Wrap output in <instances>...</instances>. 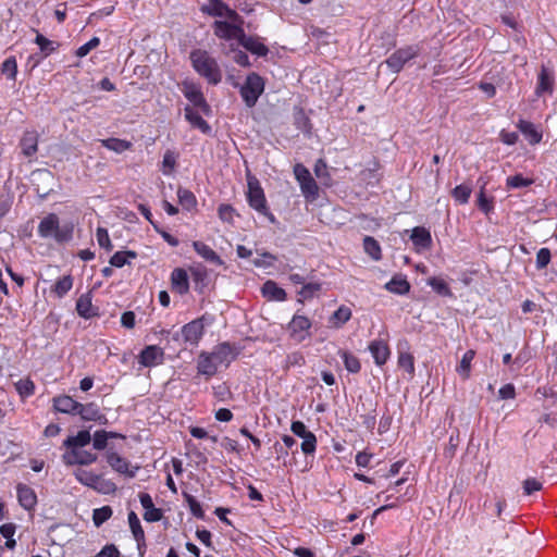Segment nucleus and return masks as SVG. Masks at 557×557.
<instances>
[{
	"label": "nucleus",
	"mask_w": 557,
	"mask_h": 557,
	"mask_svg": "<svg viewBox=\"0 0 557 557\" xmlns=\"http://www.w3.org/2000/svg\"><path fill=\"white\" fill-rule=\"evenodd\" d=\"M311 321L305 317L295 314L288 324L290 337L297 343H301L310 336Z\"/></svg>",
	"instance_id": "nucleus-8"
},
{
	"label": "nucleus",
	"mask_w": 557,
	"mask_h": 557,
	"mask_svg": "<svg viewBox=\"0 0 557 557\" xmlns=\"http://www.w3.org/2000/svg\"><path fill=\"white\" fill-rule=\"evenodd\" d=\"M321 289V285L319 283H308L305 284L299 290V295L305 298L313 297Z\"/></svg>",
	"instance_id": "nucleus-59"
},
{
	"label": "nucleus",
	"mask_w": 557,
	"mask_h": 557,
	"mask_svg": "<svg viewBox=\"0 0 557 557\" xmlns=\"http://www.w3.org/2000/svg\"><path fill=\"white\" fill-rule=\"evenodd\" d=\"M231 50L234 52L233 60L240 66H250L249 57L246 52L237 50L231 46Z\"/></svg>",
	"instance_id": "nucleus-61"
},
{
	"label": "nucleus",
	"mask_w": 557,
	"mask_h": 557,
	"mask_svg": "<svg viewBox=\"0 0 557 557\" xmlns=\"http://www.w3.org/2000/svg\"><path fill=\"white\" fill-rule=\"evenodd\" d=\"M79 404L81 403L66 395L58 396L53 399L55 410L62 413L77 414Z\"/></svg>",
	"instance_id": "nucleus-21"
},
{
	"label": "nucleus",
	"mask_w": 557,
	"mask_h": 557,
	"mask_svg": "<svg viewBox=\"0 0 557 557\" xmlns=\"http://www.w3.org/2000/svg\"><path fill=\"white\" fill-rule=\"evenodd\" d=\"M95 557H121V554L115 545H106Z\"/></svg>",
	"instance_id": "nucleus-64"
},
{
	"label": "nucleus",
	"mask_w": 557,
	"mask_h": 557,
	"mask_svg": "<svg viewBox=\"0 0 557 557\" xmlns=\"http://www.w3.org/2000/svg\"><path fill=\"white\" fill-rule=\"evenodd\" d=\"M185 117L186 120L196 128H199L203 134H209L211 132V126L205 121L199 113L193 110L189 107L185 108Z\"/></svg>",
	"instance_id": "nucleus-32"
},
{
	"label": "nucleus",
	"mask_w": 557,
	"mask_h": 557,
	"mask_svg": "<svg viewBox=\"0 0 557 557\" xmlns=\"http://www.w3.org/2000/svg\"><path fill=\"white\" fill-rule=\"evenodd\" d=\"M555 78L554 74L543 66L537 75V84L535 95L542 97L545 94L552 95L554 91Z\"/></svg>",
	"instance_id": "nucleus-16"
},
{
	"label": "nucleus",
	"mask_w": 557,
	"mask_h": 557,
	"mask_svg": "<svg viewBox=\"0 0 557 557\" xmlns=\"http://www.w3.org/2000/svg\"><path fill=\"white\" fill-rule=\"evenodd\" d=\"M172 287L180 294H186L189 289L188 275L184 269H174L171 274Z\"/></svg>",
	"instance_id": "nucleus-26"
},
{
	"label": "nucleus",
	"mask_w": 557,
	"mask_h": 557,
	"mask_svg": "<svg viewBox=\"0 0 557 557\" xmlns=\"http://www.w3.org/2000/svg\"><path fill=\"white\" fill-rule=\"evenodd\" d=\"M2 74L7 75L10 79H15L17 73V63L15 57H9L4 60L1 66Z\"/></svg>",
	"instance_id": "nucleus-46"
},
{
	"label": "nucleus",
	"mask_w": 557,
	"mask_h": 557,
	"mask_svg": "<svg viewBox=\"0 0 557 557\" xmlns=\"http://www.w3.org/2000/svg\"><path fill=\"white\" fill-rule=\"evenodd\" d=\"M369 350L377 366L384 364L389 357V348L384 341H373L369 345Z\"/></svg>",
	"instance_id": "nucleus-22"
},
{
	"label": "nucleus",
	"mask_w": 557,
	"mask_h": 557,
	"mask_svg": "<svg viewBox=\"0 0 557 557\" xmlns=\"http://www.w3.org/2000/svg\"><path fill=\"white\" fill-rule=\"evenodd\" d=\"M38 133L36 131H26L21 138L20 146L25 157H33L38 151Z\"/></svg>",
	"instance_id": "nucleus-18"
},
{
	"label": "nucleus",
	"mask_w": 557,
	"mask_h": 557,
	"mask_svg": "<svg viewBox=\"0 0 557 557\" xmlns=\"http://www.w3.org/2000/svg\"><path fill=\"white\" fill-rule=\"evenodd\" d=\"M517 127L531 145H536L542 140V133L536 129L532 122L520 120L517 124Z\"/></svg>",
	"instance_id": "nucleus-24"
},
{
	"label": "nucleus",
	"mask_w": 557,
	"mask_h": 557,
	"mask_svg": "<svg viewBox=\"0 0 557 557\" xmlns=\"http://www.w3.org/2000/svg\"><path fill=\"white\" fill-rule=\"evenodd\" d=\"M522 487L525 495H531L542 488V483L536 479L530 478L523 481Z\"/></svg>",
	"instance_id": "nucleus-60"
},
{
	"label": "nucleus",
	"mask_w": 557,
	"mask_h": 557,
	"mask_svg": "<svg viewBox=\"0 0 557 557\" xmlns=\"http://www.w3.org/2000/svg\"><path fill=\"white\" fill-rule=\"evenodd\" d=\"M184 96L195 106L202 110V112L208 113L210 111V107L207 103L201 89L191 83H186L183 88Z\"/></svg>",
	"instance_id": "nucleus-13"
},
{
	"label": "nucleus",
	"mask_w": 557,
	"mask_h": 557,
	"mask_svg": "<svg viewBox=\"0 0 557 557\" xmlns=\"http://www.w3.org/2000/svg\"><path fill=\"white\" fill-rule=\"evenodd\" d=\"M342 357H343L344 364H345V368L347 369V371H349L351 373H357L360 371V368H361L360 362L355 356H352L349 352L344 351L342 354Z\"/></svg>",
	"instance_id": "nucleus-52"
},
{
	"label": "nucleus",
	"mask_w": 557,
	"mask_h": 557,
	"mask_svg": "<svg viewBox=\"0 0 557 557\" xmlns=\"http://www.w3.org/2000/svg\"><path fill=\"white\" fill-rule=\"evenodd\" d=\"M410 238L413 245L419 248L428 249L432 245L430 232L421 226H417L412 230Z\"/></svg>",
	"instance_id": "nucleus-27"
},
{
	"label": "nucleus",
	"mask_w": 557,
	"mask_h": 557,
	"mask_svg": "<svg viewBox=\"0 0 557 557\" xmlns=\"http://www.w3.org/2000/svg\"><path fill=\"white\" fill-rule=\"evenodd\" d=\"M219 218L224 222H232L234 209L230 205H221L218 209Z\"/></svg>",
	"instance_id": "nucleus-63"
},
{
	"label": "nucleus",
	"mask_w": 557,
	"mask_h": 557,
	"mask_svg": "<svg viewBox=\"0 0 557 557\" xmlns=\"http://www.w3.org/2000/svg\"><path fill=\"white\" fill-rule=\"evenodd\" d=\"M96 238L98 245L106 249L107 251H111L113 249V245L111 243L108 230L104 227H98L96 231Z\"/></svg>",
	"instance_id": "nucleus-47"
},
{
	"label": "nucleus",
	"mask_w": 557,
	"mask_h": 557,
	"mask_svg": "<svg viewBox=\"0 0 557 557\" xmlns=\"http://www.w3.org/2000/svg\"><path fill=\"white\" fill-rule=\"evenodd\" d=\"M428 284L440 295L450 296L451 292L446 282L440 277H430Z\"/></svg>",
	"instance_id": "nucleus-45"
},
{
	"label": "nucleus",
	"mask_w": 557,
	"mask_h": 557,
	"mask_svg": "<svg viewBox=\"0 0 557 557\" xmlns=\"http://www.w3.org/2000/svg\"><path fill=\"white\" fill-rule=\"evenodd\" d=\"M247 200L257 212L269 218L272 223L275 222L274 215L269 211L263 189L256 177H248Z\"/></svg>",
	"instance_id": "nucleus-4"
},
{
	"label": "nucleus",
	"mask_w": 557,
	"mask_h": 557,
	"mask_svg": "<svg viewBox=\"0 0 557 557\" xmlns=\"http://www.w3.org/2000/svg\"><path fill=\"white\" fill-rule=\"evenodd\" d=\"M315 447H317V437L312 432L307 434V436L302 437L301 450L304 454L309 455V454L314 453Z\"/></svg>",
	"instance_id": "nucleus-53"
},
{
	"label": "nucleus",
	"mask_w": 557,
	"mask_h": 557,
	"mask_svg": "<svg viewBox=\"0 0 557 557\" xmlns=\"http://www.w3.org/2000/svg\"><path fill=\"white\" fill-rule=\"evenodd\" d=\"M164 352L156 346H147L139 356V363L144 367L150 368L163 362Z\"/></svg>",
	"instance_id": "nucleus-15"
},
{
	"label": "nucleus",
	"mask_w": 557,
	"mask_h": 557,
	"mask_svg": "<svg viewBox=\"0 0 557 557\" xmlns=\"http://www.w3.org/2000/svg\"><path fill=\"white\" fill-rule=\"evenodd\" d=\"M15 387L21 396H29L35 389V385L30 380H20L15 384Z\"/></svg>",
	"instance_id": "nucleus-55"
},
{
	"label": "nucleus",
	"mask_w": 557,
	"mask_h": 557,
	"mask_svg": "<svg viewBox=\"0 0 557 557\" xmlns=\"http://www.w3.org/2000/svg\"><path fill=\"white\" fill-rule=\"evenodd\" d=\"M197 370L199 374L208 377L213 376L218 371L216 362L212 359L210 354L201 352L198 357Z\"/></svg>",
	"instance_id": "nucleus-25"
},
{
	"label": "nucleus",
	"mask_w": 557,
	"mask_h": 557,
	"mask_svg": "<svg viewBox=\"0 0 557 557\" xmlns=\"http://www.w3.org/2000/svg\"><path fill=\"white\" fill-rule=\"evenodd\" d=\"M419 54L418 46H407L405 48H400L396 50L391 57L385 61V64L394 72L398 73L401 71L404 65L414 59Z\"/></svg>",
	"instance_id": "nucleus-7"
},
{
	"label": "nucleus",
	"mask_w": 557,
	"mask_h": 557,
	"mask_svg": "<svg viewBox=\"0 0 557 557\" xmlns=\"http://www.w3.org/2000/svg\"><path fill=\"white\" fill-rule=\"evenodd\" d=\"M99 44L100 39L98 37H92L89 41L77 49L76 55L79 58L87 55L92 49L97 48Z\"/></svg>",
	"instance_id": "nucleus-57"
},
{
	"label": "nucleus",
	"mask_w": 557,
	"mask_h": 557,
	"mask_svg": "<svg viewBox=\"0 0 557 557\" xmlns=\"http://www.w3.org/2000/svg\"><path fill=\"white\" fill-rule=\"evenodd\" d=\"M189 58L195 71L205 77L209 84L218 85L222 81V72L216 60L206 50H194Z\"/></svg>",
	"instance_id": "nucleus-1"
},
{
	"label": "nucleus",
	"mask_w": 557,
	"mask_h": 557,
	"mask_svg": "<svg viewBox=\"0 0 557 557\" xmlns=\"http://www.w3.org/2000/svg\"><path fill=\"white\" fill-rule=\"evenodd\" d=\"M77 414H79L82 419L86 421H101L104 419V416L100 412L99 407L94 403L86 405L79 404Z\"/></svg>",
	"instance_id": "nucleus-28"
},
{
	"label": "nucleus",
	"mask_w": 557,
	"mask_h": 557,
	"mask_svg": "<svg viewBox=\"0 0 557 557\" xmlns=\"http://www.w3.org/2000/svg\"><path fill=\"white\" fill-rule=\"evenodd\" d=\"M20 505L26 510H32L37 504V496L34 490L25 484H18L16 487Z\"/></svg>",
	"instance_id": "nucleus-19"
},
{
	"label": "nucleus",
	"mask_w": 557,
	"mask_h": 557,
	"mask_svg": "<svg viewBox=\"0 0 557 557\" xmlns=\"http://www.w3.org/2000/svg\"><path fill=\"white\" fill-rule=\"evenodd\" d=\"M294 174L299 182L304 196L307 199L314 200L318 197L319 188L308 169L302 164H296L294 166Z\"/></svg>",
	"instance_id": "nucleus-6"
},
{
	"label": "nucleus",
	"mask_w": 557,
	"mask_h": 557,
	"mask_svg": "<svg viewBox=\"0 0 557 557\" xmlns=\"http://www.w3.org/2000/svg\"><path fill=\"white\" fill-rule=\"evenodd\" d=\"M91 442V435L89 431L82 430L74 436H69L63 445L67 448V450L73 449L75 447L84 448Z\"/></svg>",
	"instance_id": "nucleus-29"
},
{
	"label": "nucleus",
	"mask_w": 557,
	"mask_h": 557,
	"mask_svg": "<svg viewBox=\"0 0 557 557\" xmlns=\"http://www.w3.org/2000/svg\"><path fill=\"white\" fill-rule=\"evenodd\" d=\"M474 351L473 350H468L466 351V354L463 355L461 361H460V364L459 367L457 368V372L462 376V379H468L469 377V374H470V368H471V361L473 360L474 358Z\"/></svg>",
	"instance_id": "nucleus-43"
},
{
	"label": "nucleus",
	"mask_w": 557,
	"mask_h": 557,
	"mask_svg": "<svg viewBox=\"0 0 557 557\" xmlns=\"http://www.w3.org/2000/svg\"><path fill=\"white\" fill-rule=\"evenodd\" d=\"M35 42L39 46L41 52L48 55L54 50L53 42L47 39L44 35L37 34Z\"/></svg>",
	"instance_id": "nucleus-56"
},
{
	"label": "nucleus",
	"mask_w": 557,
	"mask_h": 557,
	"mask_svg": "<svg viewBox=\"0 0 557 557\" xmlns=\"http://www.w3.org/2000/svg\"><path fill=\"white\" fill-rule=\"evenodd\" d=\"M193 247H194L195 251L201 258H203L206 261L211 262L216 265L223 264V260L220 258V256L207 244L199 242V240H195L193 243Z\"/></svg>",
	"instance_id": "nucleus-23"
},
{
	"label": "nucleus",
	"mask_w": 557,
	"mask_h": 557,
	"mask_svg": "<svg viewBox=\"0 0 557 557\" xmlns=\"http://www.w3.org/2000/svg\"><path fill=\"white\" fill-rule=\"evenodd\" d=\"M74 475L78 482L94 488L99 493L111 494L116 490V485L112 481L107 480L102 475L96 474L91 471L78 468L74 471Z\"/></svg>",
	"instance_id": "nucleus-5"
},
{
	"label": "nucleus",
	"mask_w": 557,
	"mask_h": 557,
	"mask_svg": "<svg viewBox=\"0 0 557 557\" xmlns=\"http://www.w3.org/2000/svg\"><path fill=\"white\" fill-rule=\"evenodd\" d=\"M471 193H472L471 186H469L467 184H461V185L456 186L453 189L451 196L457 202L465 205L469 201Z\"/></svg>",
	"instance_id": "nucleus-41"
},
{
	"label": "nucleus",
	"mask_w": 557,
	"mask_h": 557,
	"mask_svg": "<svg viewBox=\"0 0 557 557\" xmlns=\"http://www.w3.org/2000/svg\"><path fill=\"white\" fill-rule=\"evenodd\" d=\"M398 364L405 369L409 374L414 373V358L409 352H400L398 357Z\"/></svg>",
	"instance_id": "nucleus-51"
},
{
	"label": "nucleus",
	"mask_w": 557,
	"mask_h": 557,
	"mask_svg": "<svg viewBox=\"0 0 557 557\" xmlns=\"http://www.w3.org/2000/svg\"><path fill=\"white\" fill-rule=\"evenodd\" d=\"M106 458L107 462L114 471L124 474L127 478H134L139 469L138 467L132 468L129 461L115 451H108Z\"/></svg>",
	"instance_id": "nucleus-12"
},
{
	"label": "nucleus",
	"mask_w": 557,
	"mask_h": 557,
	"mask_svg": "<svg viewBox=\"0 0 557 557\" xmlns=\"http://www.w3.org/2000/svg\"><path fill=\"white\" fill-rule=\"evenodd\" d=\"M363 249L373 260L377 261L382 258L381 246L379 242L371 236L363 238Z\"/></svg>",
	"instance_id": "nucleus-37"
},
{
	"label": "nucleus",
	"mask_w": 557,
	"mask_h": 557,
	"mask_svg": "<svg viewBox=\"0 0 557 557\" xmlns=\"http://www.w3.org/2000/svg\"><path fill=\"white\" fill-rule=\"evenodd\" d=\"M101 145L109 150L121 153L125 150H128L132 144L127 140L120 138H107L100 140Z\"/></svg>",
	"instance_id": "nucleus-36"
},
{
	"label": "nucleus",
	"mask_w": 557,
	"mask_h": 557,
	"mask_svg": "<svg viewBox=\"0 0 557 557\" xmlns=\"http://www.w3.org/2000/svg\"><path fill=\"white\" fill-rule=\"evenodd\" d=\"M210 356L216 362V366L225 364L226 367L236 358V354L228 343L218 345Z\"/></svg>",
	"instance_id": "nucleus-17"
},
{
	"label": "nucleus",
	"mask_w": 557,
	"mask_h": 557,
	"mask_svg": "<svg viewBox=\"0 0 557 557\" xmlns=\"http://www.w3.org/2000/svg\"><path fill=\"white\" fill-rule=\"evenodd\" d=\"M74 226L71 223L60 225L59 218L49 213L38 225V234L44 237H53L58 243L69 242L72 238Z\"/></svg>",
	"instance_id": "nucleus-2"
},
{
	"label": "nucleus",
	"mask_w": 557,
	"mask_h": 557,
	"mask_svg": "<svg viewBox=\"0 0 557 557\" xmlns=\"http://www.w3.org/2000/svg\"><path fill=\"white\" fill-rule=\"evenodd\" d=\"M176 165V156L173 151L168 150L162 160V169L164 175H171Z\"/></svg>",
	"instance_id": "nucleus-49"
},
{
	"label": "nucleus",
	"mask_w": 557,
	"mask_h": 557,
	"mask_svg": "<svg viewBox=\"0 0 557 557\" xmlns=\"http://www.w3.org/2000/svg\"><path fill=\"white\" fill-rule=\"evenodd\" d=\"M263 296L269 300L282 301L286 298V293L283 288L278 287L273 281H267L262 288Z\"/></svg>",
	"instance_id": "nucleus-31"
},
{
	"label": "nucleus",
	"mask_w": 557,
	"mask_h": 557,
	"mask_svg": "<svg viewBox=\"0 0 557 557\" xmlns=\"http://www.w3.org/2000/svg\"><path fill=\"white\" fill-rule=\"evenodd\" d=\"M76 311L81 317H83L85 319H88L95 314L92 304H91V293L90 292L83 294L77 299Z\"/></svg>",
	"instance_id": "nucleus-34"
},
{
	"label": "nucleus",
	"mask_w": 557,
	"mask_h": 557,
	"mask_svg": "<svg viewBox=\"0 0 557 557\" xmlns=\"http://www.w3.org/2000/svg\"><path fill=\"white\" fill-rule=\"evenodd\" d=\"M203 335V324L201 320H194L182 327L184 342L196 346Z\"/></svg>",
	"instance_id": "nucleus-14"
},
{
	"label": "nucleus",
	"mask_w": 557,
	"mask_h": 557,
	"mask_svg": "<svg viewBox=\"0 0 557 557\" xmlns=\"http://www.w3.org/2000/svg\"><path fill=\"white\" fill-rule=\"evenodd\" d=\"M265 87L264 79L255 72L247 75L244 84L239 88V94L246 107L253 108L263 94Z\"/></svg>",
	"instance_id": "nucleus-3"
},
{
	"label": "nucleus",
	"mask_w": 557,
	"mask_h": 557,
	"mask_svg": "<svg viewBox=\"0 0 557 557\" xmlns=\"http://www.w3.org/2000/svg\"><path fill=\"white\" fill-rule=\"evenodd\" d=\"M385 288L394 294L404 295L410 289V284L403 275H395L385 284Z\"/></svg>",
	"instance_id": "nucleus-33"
},
{
	"label": "nucleus",
	"mask_w": 557,
	"mask_h": 557,
	"mask_svg": "<svg viewBox=\"0 0 557 557\" xmlns=\"http://www.w3.org/2000/svg\"><path fill=\"white\" fill-rule=\"evenodd\" d=\"M128 523H129L131 531L134 535V539L137 542L138 549L141 553V546L145 544V532L141 528L139 518L137 517V515L134 511H131L128 513Z\"/></svg>",
	"instance_id": "nucleus-30"
},
{
	"label": "nucleus",
	"mask_w": 557,
	"mask_h": 557,
	"mask_svg": "<svg viewBox=\"0 0 557 557\" xmlns=\"http://www.w3.org/2000/svg\"><path fill=\"white\" fill-rule=\"evenodd\" d=\"M73 286V277L71 275H64L60 277L51 287V293L57 297L62 298Z\"/></svg>",
	"instance_id": "nucleus-35"
},
{
	"label": "nucleus",
	"mask_w": 557,
	"mask_h": 557,
	"mask_svg": "<svg viewBox=\"0 0 557 557\" xmlns=\"http://www.w3.org/2000/svg\"><path fill=\"white\" fill-rule=\"evenodd\" d=\"M177 197L181 206L187 210L194 209L197 205L195 195L188 189L178 188Z\"/></svg>",
	"instance_id": "nucleus-39"
},
{
	"label": "nucleus",
	"mask_w": 557,
	"mask_h": 557,
	"mask_svg": "<svg viewBox=\"0 0 557 557\" xmlns=\"http://www.w3.org/2000/svg\"><path fill=\"white\" fill-rule=\"evenodd\" d=\"M485 185H483L481 187V190L479 193V196H478V207L480 210H482L485 214H488L491 211H493L494 209V202H493V199H488L486 196H485Z\"/></svg>",
	"instance_id": "nucleus-48"
},
{
	"label": "nucleus",
	"mask_w": 557,
	"mask_h": 557,
	"mask_svg": "<svg viewBox=\"0 0 557 557\" xmlns=\"http://www.w3.org/2000/svg\"><path fill=\"white\" fill-rule=\"evenodd\" d=\"M351 317V311L347 307H339L332 315V320L334 321V325L341 326L346 323Z\"/></svg>",
	"instance_id": "nucleus-50"
},
{
	"label": "nucleus",
	"mask_w": 557,
	"mask_h": 557,
	"mask_svg": "<svg viewBox=\"0 0 557 557\" xmlns=\"http://www.w3.org/2000/svg\"><path fill=\"white\" fill-rule=\"evenodd\" d=\"M238 42L245 49L259 57H265L269 52L267 46L263 45L258 38L246 36L245 33L243 34V37L239 39Z\"/></svg>",
	"instance_id": "nucleus-20"
},
{
	"label": "nucleus",
	"mask_w": 557,
	"mask_h": 557,
	"mask_svg": "<svg viewBox=\"0 0 557 557\" xmlns=\"http://www.w3.org/2000/svg\"><path fill=\"white\" fill-rule=\"evenodd\" d=\"M534 183L532 178L523 177L521 174L508 176L506 180V187L508 189H517L531 186Z\"/></svg>",
	"instance_id": "nucleus-42"
},
{
	"label": "nucleus",
	"mask_w": 557,
	"mask_h": 557,
	"mask_svg": "<svg viewBox=\"0 0 557 557\" xmlns=\"http://www.w3.org/2000/svg\"><path fill=\"white\" fill-rule=\"evenodd\" d=\"M113 510L110 506H103L101 508H97L92 512V521L96 527H100L107 520L111 518Z\"/></svg>",
	"instance_id": "nucleus-44"
},
{
	"label": "nucleus",
	"mask_w": 557,
	"mask_h": 557,
	"mask_svg": "<svg viewBox=\"0 0 557 557\" xmlns=\"http://www.w3.org/2000/svg\"><path fill=\"white\" fill-rule=\"evenodd\" d=\"M137 257L135 251H116L110 259V264L115 268H122L129 263V259Z\"/></svg>",
	"instance_id": "nucleus-40"
},
{
	"label": "nucleus",
	"mask_w": 557,
	"mask_h": 557,
	"mask_svg": "<svg viewBox=\"0 0 557 557\" xmlns=\"http://www.w3.org/2000/svg\"><path fill=\"white\" fill-rule=\"evenodd\" d=\"M242 22H225V21H215L213 24L214 34L219 38L222 39H239L243 37L244 29L240 26Z\"/></svg>",
	"instance_id": "nucleus-9"
},
{
	"label": "nucleus",
	"mask_w": 557,
	"mask_h": 557,
	"mask_svg": "<svg viewBox=\"0 0 557 557\" xmlns=\"http://www.w3.org/2000/svg\"><path fill=\"white\" fill-rule=\"evenodd\" d=\"M305 364V357L300 352H293L286 358V368L302 367Z\"/></svg>",
	"instance_id": "nucleus-62"
},
{
	"label": "nucleus",
	"mask_w": 557,
	"mask_h": 557,
	"mask_svg": "<svg viewBox=\"0 0 557 557\" xmlns=\"http://www.w3.org/2000/svg\"><path fill=\"white\" fill-rule=\"evenodd\" d=\"M185 497H186V502L188 504V507L190 509V512L196 518H203L205 512H203L199 502L195 497H193L191 495H186Z\"/></svg>",
	"instance_id": "nucleus-58"
},
{
	"label": "nucleus",
	"mask_w": 557,
	"mask_h": 557,
	"mask_svg": "<svg viewBox=\"0 0 557 557\" xmlns=\"http://www.w3.org/2000/svg\"><path fill=\"white\" fill-rule=\"evenodd\" d=\"M117 436L119 435L113 432H107L104 430L96 431L94 436L91 437L94 448L97 450H102L107 447L109 438H113V437H117Z\"/></svg>",
	"instance_id": "nucleus-38"
},
{
	"label": "nucleus",
	"mask_w": 557,
	"mask_h": 557,
	"mask_svg": "<svg viewBox=\"0 0 557 557\" xmlns=\"http://www.w3.org/2000/svg\"><path fill=\"white\" fill-rule=\"evenodd\" d=\"M550 250L548 248H541L536 253V268L542 270L550 262Z\"/></svg>",
	"instance_id": "nucleus-54"
},
{
	"label": "nucleus",
	"mask_w": 557,
	"mask_h": 557,
	"mask_svg": "<svg viewBox=\"0 0 557 557\" xmlns=\"http://www.w3.org/2000/svg\"><path fill=\"white\" fill-rule=\"evenodd\" d=\"M62 460L66 466H87L94 463L97 460V455L83 448L75 447L73 449L66 450L62 455Z\"/></svg>",
	"instance_id": "nucleus-10"
},
{
	"label": "nucleus",
	"mask_w": 557,
	"mask_h": 557,
	"mask_svg": "<svg viewBox=\"0 0 557 557\" xmlns=\"http://www.w3.org/2000/svg\"><path fill=\"white\" fill-rule=\"evenodd\" d=\"M202 11L211 16H225L231 22H242L238 13L221 0H209L208 4L202 8Z\"/></svg>",
	"instance_id": "nucleus-11"
}]
</instances>
